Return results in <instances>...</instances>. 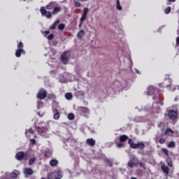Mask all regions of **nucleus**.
Instances as JSON below:
<instances>
[{
    "instance_id": "1",
    "label": "nucleus",
    "mask_w": 179,
    "mask_h": 179,
    "mask_svg": "<svg viewBox=\"0 0 179 179\" xmlns=\"http://www.w3.org/2000/svg\"><path fill=\"white\" fill-rule=\"evenodd\" d=\"M62 8L58 6L57 1H51L45 7L42 6L40 8V12L42 16H45L47 19H51L52 15H58Z\"/></svg>"
},
{
    "instance_id": "2",
    "label": "nucleus",
    "mask_w": 179,
    "mask_h": 179,
    "mask_svg": "<svg viewBox=\"0 0 179 179\" xmlns=\"http://www.w3.org/2000/svg\"><path fill=\"white\" fill-rule=\"evenodd\" d=\"M128 143L131 148V149H139L140 150H143L145 149V143L143 142H137L136 144L134 143L132 139L129 138L128 139Z\"/></svg>"
},
{
    "instance_id": "3",
    "label": "nucleus",
    "mask_w": 179,
    "mask_h": 179,
    "mask_svg": "<svg viewBox=\"0 0 179 179\" xmlns=\"http://www.w3.org/2000/svg\"><path fill=\"white\" fill-rule=\"evenodd\" d=\"M15 159L18 160V162H22V160H29V159H30V155L27 152H18L15 155Z\"/></svg>"
},
{
    "instance_id": "4",
    "label": "nucleus",
    "mask_w": 179,
    "mask_h": 179,
    "mask_svg": "<svg viewBox=\"0 0 179 179\" xmlns=\"http://www.w3.org/2000/svg\"><path fill=\"white\" fill-rule=\"evenodd\" d=\"M23 43L20 41L17 44V49L15 50V57H17V58H20V57H22V54H23V55L26 54V51L23 49Z\"/></svg>"
},
{
    "instance_id": "5",
    "label": "nucleus",
    "mask_w": 179,
    "mask_h": 179,
    "mask_svg": "<svg viewBox=\"0 0 179 179\" xmlns=\"http://www.w3.org/2000/svg\"><path fill=\"white\" fill-rule=\"evenodd\" d=\"M159 93H160V90H159L156 87L153 85H150L148 87V96H153V94H155V96H158Z\"/></svg>"
},
{
    "instance_id": "6",
    "label": "nucleus",
    "mask_w": 179,
    "mask_h": 179,
    "mask_svg": "<svg viewBox=\"0 0 179 179\" xmlns=\"http://www.w3.org/2000/svg\"><path fill=\"white\" fill-rule=\"evenodd\" d=\"M48 179H61L62 178V171L58 170L50 173L48 176Z\"/></svg>"
},
{
    "instance_id": "7",
    "label": "nucleus",
    "mask_w": 179,
    "mask_h": 179,
    "mask_svg": "<svg viewBox=\"0 0 179 179\" xmlns=\"http://www.w3.org/2000/svg\"><path fill=\"white\" fill-rule=\"evenodd\" d=\"M139 164V159L138 158L134 157L132 156V157L130 158V160L127 163L128 167L130 169H134V167H136Z\"/></svg>"
},
{
    "instance_id": "8",
    "label": "nucleus",
    "mask_w": 179,
    "mask_h": 179,
    "mask_svg": "<svg viewBox=\"0 0 179 179\" xmlns=\"http://www.w3.org/2000/svg\"><path fill=\"white\" fill-rule=\"evenodd\" d=\"M89 13V8L87 7H85L83 8V15L80 19V24L78 25L79 27H82V24H83V22L85 20H86V17H87V14Z\"/></svg>"
},
{
    "instance_id": "9",
    "label": "nucleus",
    "mask_w": 179,
    "mask_h": 179,
    "mask_svg": "<svg viewBox=\"0 0 179 179\" xmlns=\"http://www.w3.org/2000/svg\"><path fill=\"white\" fill-rule=\"evenodd\" d=\"M45 97H47V91L44 89H41L37 94V98L40 99V100H44Z\"/></svg>"
},
{
    "instance_id": "10",
    "label": "nucleus",
    "mask_w": 179,
    "mask_h": 179,
    "mask_svg": "<svg viewBox=\"0 0 179 179\" xmlns=\"http://www.w3.org/2000/svg\"><path fill=\"white\" fill-rule=\"evenodd\" d=\"M60 59L63 62V64H66L69 62V55H68V52H64L62 54Z\"/></svg>"
},
{
    "instance_id": "11",
    "label": "nucleus",
    "mask_w": 179,
    "mask_h": 179,
    "mask_svg": "<svg viewBox=\"0 0 179 179\" xmlns=\"http://www.w3.org/2000/svg\"><path fill=\"white\" fill-rule=\"evenodd\" d=\"M168 117L170 120H176L178 117V112L171 110L169 112Z\"/></svg>"
},
{
    "instance_id": "12",
    "label": "nucleus",
    "mask_w": 179,
    "mask_h": 179,
    "mask_svg": "<svg viewBox=\"0 0 179 179\" xmlns=\"http://www.w3.org/2000/svg\"><path fill=\"white\" fill-rule=\"evenodd\" d=\"M36 130L38 132V134H40V135H44L45 134H47V131H48V129H47V127H38L36 128Z\"/></svg>"
},
{
    "instance_id": "13",
    "label": "nucleus",
    "mask_w": 179,
    "mask_h": 179,
    "mask_svg": "<svg viewBox=\"0 0 179 179\" xmlns=\"http://www.w3.org/2000/svg\"><path fill=\"white\" fill-rule=\"evenodd\" d=\"M161 169L163 173H164L166 176H168L169 173H170V169L169 166H166V164H164L162 165Z\"/></svg>"
},
{
    "instance_id": "14",
    "label": "nucleus",
    "mask_w": 179,
    "mask_h": 179,
    "mask_svg": "<svg viewBox=\"0 0 179 179\" xmlns=\"http://www.w3.org/2000/svg\"><path fill=\"white\" fill-rule=\"evenodd\" d=\"M20 172L17 170H14L13 172H12L10 174V177L11 178H17V176H20Z\"/></svg>"
},
{
    "instance_id": "15",
    "label": "nucleus",
    "mask_w": 179,
    "mask_h": 179,
    "mask_svg": "<svg viewBox=\"0 0 179 179\" xmlns=\"http://www.w3.org/2000/svg\"><path fill=\"white\" fill-rule=\"evenodd\" d=\"M86 143L90 146L93 147L94 145H96V141H94L93 138H87L86 140Z\"/></svg>"
},
{
    "instance_id": "16",
    "label": "nucleus",
    "mask_w": 179,
    "mask_h": 179,
    "mask_svg": "<svg viewBox=\"0 0 179 179\" xmlns=\"http://www.w3.org/2000/svg\"><path fill=\"white\" fill-rule=\"evenodd\" d=\"M53 118L54 120H59V112L57 109L53 110Z\"/></svg>"
},
{
    "instance_id": "17",
    "label": "nucleus",
    "mask_w": 179,
    "mask_h": 179,
    "mask_svg": "<svg viewBox=\"0 0 179 179\" xmlns=\"http://www.w3.org/2000/svg\"><path fill=\"white\" fill-rule=\"evenodd\" d=\"M120 142H127L128 141V136L123 134L119 136Z\"/></svg>"
},
{
    "instance_id": "18",
    "label": "nucleus",
    "mask_w": 179,
    "mask_h": 179,
    "mask_svg": "<svg viewBox=\"0 0 179 179\" xmlns=\"http://www.w3.org/2000/svg\"><path fill=\"white\" fill-rule=\"evenodd\" d=\"M59 24V20H56L50 27V30H55L57 29V26Z\"/></svg>"
},
{
    "instance_id": "19",
    "label": "nucleus",
    "mask_w": 179,
    "mask_h": 179,
    "mask_svg": "<svg viewBox=\"0 0 179 179\" xmlns=\"http://www.w3.org/2000/svg\"><path fill=\"white\" fill-rule=\"evenodd\" d=\"M174 134V131L171 129V128L168 127L166 129L165 135H168V136H171Z\"/></svg>"
},
{
    "instance_id": "20",
    "label": "nucleus",
    "mask_w": 179,
    "mask_h": 179,
    "mask_svg": "<svg viewBox=\"0 0 179 179\" xmlns=\"http://www.w3.org/2000/svg\"><path fill=\"white\" fill-rule=\"evenodd\" d=\"M166 164H168L169 167H173V160L170 157H168L166 159Z\"/></svg>"
},
{
    "instance_id": "21",
    "label": "nucleus",
    "mask_w": 179,
    "mask_h": 179,
    "mask_svg": "<svg viewBox=\"0 0 179 179\" xmlns=\"http://www.w3.org/2000/svg\"><path fill=\"white\" fill-rule=\"evenodd\" d=\"M50 165L52 167H55V166H58V160H57V159H51L50 161Z\"/></svg>"
},
{
    "instance_id": "22",
    "label": "nucleus",
    "mask_w": 179,
    "mask_h": 179,
    "mask_svg": "<svg viewBox=\"0 0 179 179\" xmlns=\"http://www.w3.org/2000/svg\"><path fill=\"white\" fill-rule=\"evenodd\" d=\"M24 173H25V174H27L28 176H32L33 169H31V168H25Z\"/></svg>"
},
{
    "instance_id": "23",
    "label": "nucleus",
    "mask_w": 179,
    "mask_h": 179,
    "mask_svg": "<svg viewBox=\"0 0 179 179\" xmlns=\"http://www.w3.org/2000/svg\"><path fill=\"white\" fill-rule=\"evenodd\" d=\"M65 97L66 100H72V99L73 98V95L71 92H67L65 94Z\"/></svg>"
},
{
    "instance_id": "24",
    "label": "nucleus",
    "mask_w": 179,
    "mask_h": 179,
    "mask_svg": "<svg viewBox=\"0 0 179 179\" xmlns=\"http://www.w3.org/2000/svg\"><path fill=\"white\" fill-rule=\"evenodd\" d=\"M85 36V30L81 29L78 34H77V37L78 38H82Z\"/></svg>"
},
{
    "instance_id": "25",
    "label": "nucleus",
    "mask_w": 179,
    "mask_h": 179,
    "mask_svg": "<svg viewBox=\"0 0 179 179\" xmlns=\"http://www.w3.org/2000/svg\"><path fill=\"white\" fill-rule=\"evenodd\" d=\"M80 110L81 113H83V114H87V113H89V108L86 107H80Z\"/></svg>"
},
{
    "instance_id": "26",
    "label": "nucleus",
    "mask_w": 179,
    "mask_h": 179,
    "mask_svg": "<svg viewBox=\"0 0 179 179\" xmlns=\"http://www.w3.org/2000/svg\"><path fill=\"white\" fill-rule=\"evenodd\" d=\"M76 97H83L85 96V92L83 91H78L76 92Z\"/></svg>"
},
{
    "instance_id": "27",
    "label": "nucleus",
    "mask_w": 179,
    "mask_h": 179,
    "mask_svg": "<svg viewBox=\"0 0 179 179\" xmlns=\"http://www.w3.org/2000/svg\"><path fill=\"white\" fill-rule=\"evenodd\" d=\"M116 9H117V10H122V7L120 3V0L116 1Z\"/></svg>"
},
{
    "instance_id": "28",
    "label": "nucleus",
    "mask_w": 179,
    "mask_h": 179,
    "mask_svg": "<svg viewBox=\"0 0 179 179\" xmlns=\"http://www.w3.org/2000/svg\"><path fill=\"white\" fill-rule=\"evenodd\" d=\"M167 148H176V142H174V141L169 142L168 145H167Z\"/></svg>"
},
{
    "instance_id": "29",
    "label": "nucleus",
    "mask_w": 179,
    "mask_h": 179,
    "mask_svg": "<svg viewBox=\"0 0 179 179\" xmlns=\"http://www.w3.org/2000/svg\"><path fill=\"white\" fill-rule=\"evenodd\" d=\"M105 162H106L107 166H109V167H113V161H111L109 159H105Z\"/></svg>"
},
{
    "instance_id": "30",
    "label": "nucleus",
    "mask_w": 179,
    "mask_h": 179,
    "mask_svg": "<svg viewBox=\"0 0 179 179\" xmlns=\"http://www.w3.org/2000/svg\"><path fill=\"white\" fill-rule=\"evenodd\" d=\"M161 151L165 156H169V150L167 148H162Z\"/></svg>"
},
{
    "instance_id": "31",
    "label": "nucleus",
    "mask_w": 179,
    "mask_h": 179,
    "mask_svg": "<svg viewBox=\"0 0 179 179\" xmlns=\"http://www.w3.org/2000/svg\"><path fill=\"white\" fill-rule=\"evenodd\" d=\"M36 162V157L31 158L29 161V166H33Z\"/></svg>"
},
{
    "instance_id": "32",
    "label": "nucleus",
    "mask_w": 179,
    "mask_h": 179,
    "mask_svg": "<svg viewBox=\"0 0 179 179\" xmlns=\"http://www.w3.org/2000/svg\"><path fill=\"white\" fill-rule=\"evenodd\" d=\"M27 134H31V135H33V134H34V130H33L32 128H30V129H28V131L26 130L25 135L27 136Z\"/></svg>"
},
{
    "instance_id": "33",
    "label": "nucleus",
    "mask_w": 179,
    "mask_h": 179,
    "mask_svg": "<svg viewBox=\"0 0 179 179\" xmlns=\"http://www.w3.org/2000/svg\"><path fill=\"white\" fill-rule=\"evenodd\" d=\"M164 12H165L166 15H169V13H170V12H171V7H170V6L167 7L164 10Z\"/></svg>"
},
{
    "instance_id": "34",
    "label": "nucleus",
    "mask_w": 179,
    "mask_h": 179,
    "mask_svg": "<svg viewBox=\"0 0 179 179\" xmlns=\"http://www.w3.org/2000/svg\"><path fill=\"white\" fill-rule=\"evenodd\" d=\"M65 29V24H59L58 26L59 30H64Z\"/></svg>"
},
{
    "instance_id": "35",
    "label": "nucleus",
    "mask_w": 179,
    "mask_h": 179,
    "mask_svg": "<svg viewBox=\"0 0 179 179\" xmlns=\"http://www.w3.org/2000/svg\"><path fill=\"white\" fill-rule=\"evenodd\" d=\"M68 118H69V120H74L75 115H73V113H69L68 115Z\"/></svg>"
},
{
    "instance_id": "36",
    "label": "nucleus",
    "mask_w": 179,
    "mask_h": 179,
    "mask_svg": "<svg viewBox=\"0 0 179 179\" xmlns=\"http://www.w3.org/2000/svg\"><path fill=\"white\" fill-rule=\"evenodd\" d=\"M81 3H80V2H79V1H76L75 3H74V6H76V8H80V6H81Z\"/></svg>"
},
{
    "instance_id": "37",
    "label": "nucleus",
    "mask_w": 179,
    "mask_h": 179,
    "mask_svg": "<svg viewBox=\"0 0 179 179\" xmlns=\"http://www.w3.org/2000/svg\"><path fill=\"white\" fill-rule=\"evenodd\" d=\"M159 143H160L161 145H163L164 143H166V139L164 138H160L159 140Z\"/></svg>"
},
{
    "instance_id": "38",
    "label": "nucleus",
    "mask_w": 179,
    "mask_h": 179,
    "mask_svg": "<svg viewBox=\"0 0 179 179\" xmlns=\"http://www.w3.org/2000/svg\"><path fill=\"white\" fill-rule=\"evenodd\" d=\"M117 148H124V143H122V142L118 143L117 144Z\"/></svg>"
},
{
    "instance_id": "39",
    "label": "nucleus",
    "mask_w": 179,
    "mask_h": 179,
    "mask_svg": "<svg viewBox=\"0 0 179 179\" xmlns=\"http://www.w3.org/2000/svg\"><path fill=\"white\" fill-rule=\"evenodd\" d=\"M155 104H161V106H163L164 104L163 101H161V100H159L158 101H156V102H154L153 104H155Z\"/></svg>"
},
{
    "instance_id": "40",
    "label": "nucleus",
    "mask_w": 179,
    "mask_h": 179,
    "mask_svg": "<svg viewBox=\"0 0 179 179\" xmlns=\"http://www.w3.org/2000/svg\"><path fill=\"white\" fill-rule=\"evenodd\" d=\"M138 164L141 167H142L143 169H145V167H146V165L145 164V163L143 162H138Z\"/></svg>"
},
{
    "instance_id": "41",
    "label": "nucleus",
    "mask_w": 179,
    "mask_h": 179,
    "mask_svg": "<svg viewBox=\"0 0 179 179\" xmlns=\"http://www.w3.org/2000/svg\"><path fill=\"white\" fill-rule=\"evenodd\" d=\"M54 38V34H51L48 36V40H52Z\"/></svg>"
},
{
    "instance_id": "42",
    "label": "nucleus",
    "mask_w": 179,
    "mask_h": 179,
    "mask_svg": "<svg viewBox=\"0 0 179 179\" xmlns=\"http://www.w3.org/2000/svg\"><path fill=\"white\" fill-rule=\"evenodd\" d=\"M29 141L31 142V143L32 145H36V139H34V138H31V139L29 140Z\"/></svg>"
},
{
    "instance_id": "43",
    "label": "nucleus",
    "mask_w": 179,
    "mask_h": 179,
    "mask_svg": "<svg viewBox=\"0 0 179 179\" xmlns=\"http://www.w3.org/2000/svg\"><path fill=\"white\" fill-rule=\"evenodd\" d=\"M160 111H162V109L160 108H157V109L155 111H154V113H157V114H159Z\"/></svg>"
},
{
    "instance_id": "44",
    "label": "nucleus",
    "mask_w": 179,
    "mask_h": 179,
    "mask_svg": "<svg viewBox=\"0 0 179 179\" xmlns=\"http://www.w3.org/2000/svg\"><path fill=\"white\" fill-rule=\"evenodd\" d=\"M176 44L179 45V37L176 38Z\"/></svg>"
},
{
    "instance_id": "45",
    "label": "nucleus",
    "mask_w": 179,
    "mask_h": 179,
    "mask_svg": "<svg viewBox=\"0 0 179 179\" xmlns=\"http://www.w3.org/2000/svg\"><path fill=\"white\" fill-rule=\"evenodd\" d=\"M45 34H50V31H45Z\"/></svg>"
},
{
    "instance_id": "46",
    "label": "nucleus",
    "mask_w": 179,
    "mask_h": 179,
    "mask_svg": "<svg viewBox=\"0 0 179 179\" xmlns=\"http://www.w3.org/2000/svg\"><path fill=\"white\" fill-rule=\"evenodd\" d=\"M169 2H176V0H169Z\"/></svg>"
},
{
    "instance_id": "47",
    "label": "nucleus",
    "mask_w": 179,
    "mask_h": 179,
    "mask_svg": "<svg viewBox=\"0 0 179 179\" xmlns=\"http://www.w3.org/2000/svg\"><path fill=\"white\" fill-rule=\"evenodd\" d=\"M38 106H40L41 104H43V102L39 101V102H38Z\"/></svg>"
},
{
    "instance_id": "48",
    "label": "nucleus",
    "mask_w": 179,
    "mask_h": 179,
    "mask_svg": "<svg viewBox=\"0 0 179 179\" xmlns=\"http://www.w3.org/2000/svg\"><path fill=\"white\" fill-rule=\"evenodd\" d=\"M131 179H138V178H136L135 177H131Z\"/></svg>"
},
{
    "instance_id": "49",
    "label": "nucleus",
    "mask_w": 179,
    "mask_h": 179,
    "mask_svg": "<svg viewBox=\"0 0 179 179\" xmlns=\"http://www.w3.org/2000/svg\"><path fill=\"white\" fill-rule=\"evenodd\" d=\"M153 100H156V96H153Z\"/></svg>"
},
{
    "instance_id": "50",
    "label": "nucleus",
    "mask_w": 179,
    "mask_h": 179,
    "mask_svg": "<svg viewBox=\"0 0 179 179\" xmlns=\"http://www.w3.org/2000/svg\"><path fill=\"white\" fill-rule=\"evenodd\" d=\"M45 157H47V154H45Z\"/></svg>"
},
{
    "instance_id": "51",
    "label": "nucleus",
    "mask_w": 179,
    "mask_h": 179,
    "mask_svg": "<svg viewBox=\"0 0 179 179\" xmlns=\"http://www.w3.org/2000/svg\"><path fill=\"white\" fill-rule=\"evenodd\" d=\"M22 1H27V0H22Z\"/></svg>"
},
{
    "instance_id": "52",
    "label": "nucleus",
    "mask_w": 179,
    "mask_h": 179,
    "mask_svg": "<svg viewBox=\"0 0 179 179\" xmlns=\"http://www.w3.org/2000/svg\"><path fill=\"white\" fill-rule=\"evenodd\" d=\"M85 1H87V0H85Z\"/></svg>"
}]
</instances>
